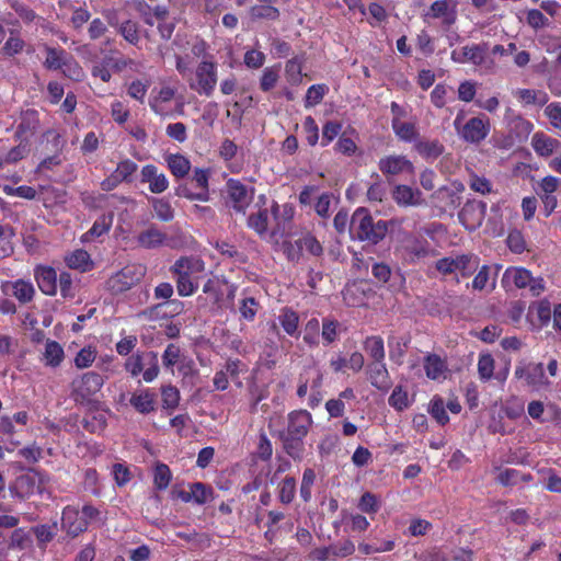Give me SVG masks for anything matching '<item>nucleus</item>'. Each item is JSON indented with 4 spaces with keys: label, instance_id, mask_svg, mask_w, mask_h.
Masks as SVG:
<instances>
[{
    "label": "nucleus",
    "instance_id": "nucleus-1",
    "mask_svg": "<svg viewBox=\"0 0 561 561\" xmlns=\"http://www.w3.org/2000/svg\"><path fill=\"white\" fill-rule=\"evenodd\" d=\"M205 272V262L195 256H181L171 267L175 277L176 290L181 297H188L198 289V280Z\"/></svg>",
    "mask_w": 561,
    "mask_h": 561
},
{
    "label": "nucleus",
    "instance_id": "nucleus-2",
    "mask_svg": "<svg viewBox=\"0 0 561 561\" xmlns=\"http://www.w3.org/2000/svg\"><path fill=\"white\" fill-rule=\"evenodd\" d=\"M311 424L312 416L307 410H295L288 414L287 428L279 433L283 447L288 456H294V453L300 448Z\"/></svg>",
    "mask_w": 561,
    "mask_h": 561
},
{
    "label": "nucleus",
    "instance_id": "nucleus-3",
    "mask_svg": "<svg viewBox=\"0 0 561 561\" xmlns=\"http://www.w3.org/2000/svg\"><path fill=\"white\" fill-rule=\"evenodd\" d=\"M124 369L131 378L141 375L145 382H152L160 373L158 353L154 351H137L126 358Z\"/></svg>",
    "mask_w": 561,
    "mask_h": 561
},
{
    "label": "nucleus",
    "instance_id": "nucleus-4",
    "mask_svg": "<svg viewBox=\"0 0 561 561\" xmlns=\"http://www.w3.org/2000/svg\"><path fill=\"white\" fill-rule=\"evenodd\" d=\"M352 226L358 240L373 244L379 243L388 232V222L385 220L375 222L369 211L363 207L354 211Z\"/></svg>",
    "mask_w": 561,
    "mask_h": 561
},
{
    "label": "nucleus",
    "instance_id": "nucleus-5",
    "mask_svg": "<svg viewBox=\"0 0 561 561\" xmlns=\"http://www.w3.org/2000/svg\"><path fill=\"white\" fill-rule=\"evenodd\" d=\"M465 113L460 111L454 121V127L458 136L467 144L479 145L490 134L491 123L489 117L479 115L463 123Z\"/></svg>",
    "mask_w": 561,
    "mask_h": 561
},
{
    "label": "nucleus",
    "instance_id": "nucleus-6",
    "mask_svg": "<svg viewBox=\"0 0 561 561\" xmlns=\"http://www.w3.org/2000/svg\"><path fill=\"white\" fill-rule=\"evenodd\" d=\"M501 284L505 290L528 287L533 297L540 296L546 289L542 277H533L531 272L522 266L507 267L503 273Z\"/></svg>",
    "mask_w": 561,
    "mask_h": 561
},
{
    "label": "nucleus",
    "instance_id": "nucleus-7",
    "mask_svg": "<svg viewBox=\"0 0 561 561\" xmlns=\"http://www.w3.org/2000/svg\"><path fill=\"white\" fill-rule=\"evenodd\" d=\"M146 275L141 264H127L112 274L105 282V289L112 295H119L136 286Z\"/></svg>",
    "mask_w": 561,
    "mask_h": 561
},
{
    "label": "nucleus",
    "instance_id": "nucleus-8",
    "mask_svg": "<svg viewBox=\"0 0 561 561\" xmlns=\"http://www.w3.org/2000/svg\"><path fill=\"white\" fill-rule=\"evenodd\" d=\"M103 385L104 378L101 374L95 371L84 373L72 380L71 396L78 403H90Z\"/></svg>",
    "mask_w": 561,
    "mask_h": 561
},
{
    "label": "nucleus",
    "instance_id": "nucleus-9",
    "mask_svg": "<svg viewBox=\"0 0 561 561\" xmlns=\"http://www.w3.org/2000/svg\"><path fill=\"white\" fill-rule=\"evenodd\" d=\"M217 84V64L202 60L195 70L194 78L188 80V87L199 95L207 98L214 94Z\"/></svg>",
    "mask_w": 561,
    "mask_h": 561
},
{
    "label": "nucleus",
    "instance_id": "nucleus-10",
    "mask_svg": "<svg viewBox=\"0 0 561 561\" xmlns=\"http://www.w3.org/2000/svg\"><path fill=\"white\" fill-rule=\"evenodd\" d=\"M489 43L482 42L461 47L459 50H453L450 59L457 64L470 62L476 67H483L488 70L494 68V60L488 59Z\"/></svg>",
    "mask_w": 561,
    "mask_h": 561
},
{
    "label": "nucleus",
    "instance_id": "nucleus-11",
    "mask_svg": "<svg viewBox=\"0 0 561 561\" xmlns=\"http://www.w3.org/2000/svg\"><path fill=\"white\" fill-rule=\"evenodd\" d=\"M138 170V164L129 158L121 160L116 169L106 176L100 184L101 190L111 192L115 190L121 183H131L134 174Z\"/></svg>",
    "mask_w": 561,
    "mask_h": 561
},
{
    "label": "nucleus",
    "instance_id": "nucleus-12",
    "mask_svg": "<svg viewBox=\"0 0 561 561\" xmlns=\"http://www.w3.org/2000/svg\"><path fill=\"white\" fill-rule=\"evenodd\" d=\"M457 4L456 0H436L423 14V19H440L442 27L448 31L457 21Z\"/></svg>",
    "mask_w": 561,
    "mask_h": 561
},
{
    "label": "nucleus",
    "instance_id": "nucleus-13",
    "mask_svg": "<svg viewBox=\"0 0 561 561\" xmlns=\"http://www.w3.org/2000/svg\"><path fill=\"white\" fill-rule=\"evenodd\" d=\"M486 204L482 201H468L458 214L459 221L468 231L478 229L485 217Z\"/></svg>",
    "mask_w": 561,
    "mask_h": 561
},
{
    "label": "nucleus",
    "instance_id": "nucleus-14",
    "mask_svg": "<svg viewBox=\"0 0 561 561\" xmlns=\"http://www.w3.org/2000/svg\"><path fill=\"white\" fill-rule=\"evenodd\" d=\"M254 188L249 193L248 187L239 180L229 179L227 181V193L231 202V207L236 213L247 214V209L253 199Z\"/></svg>",
    "mask_w": 561,
    "mask_h": 561
},
{
    "label": "nucleus",
    "instance_id": "nucleus-15",
    "mask_svg": "<svg viewBox=\"0 0 561 561\" xmlns=\"http://www.w3.org/2000/svg\"><path fill=\"white\" fill-rule=\"evenodd\" d=\"M515 377L525 379L528 386L537 390L548 388L551 385L545 375L542 363H529L526 366L516 367Z\"/></svg>",
    "mask_w": 561,
    "mask_h": 561
},
{
    "label": "nucleus",
    "instance_id": "nucleus-16",
    "mask_svg": "<svg viewBox=\"0 0 561 561\" xmlns=\"http://www.w3.org/2000/svg\"><path fill=\"white\" fill-rule=\"evenodd\" d=\"M1 290L4 295L14 297L21 305L32 302L36 294L34 285L23 278L3 282Z\"/></svg>",
    "mask_w": 561,
    "mask_h": 561
},
{
    "label": "nucleus",
    "instance_id": "nucleus-17",
    "mask_svg": "<svg viewBox=\"0 0 561 561\" xmlns=\"http://www.w3.org/2000/svg\"><path fill=\"white\" fill-rule=\"evenodd\" d=\"M380 172L386 176L414 174L413 163L402 154H389L378 161Z\"/></svg>",
    "mask_w": 561,
    "mask_h": 561
},
{
    "label": "nucleus",
    "instance_id": "nucleus-18",
    "mask_svg": "<svg viewBox=\"0 0 561 561\" xmlns=\"http://www.w3.org/2000/svg\"><path fill=\"white\" fill-rule=\"evenodd\" d=\"M366 375L370 385L381 392H387L392 387V380L385 360L370 362L367 365Z\"/></svg>",
    "mask_w": 561,
    "mask_h": 561
},
{
    "label": "nucleus",
    "instance_id": "nucleus-19",
    "mask_svg": "<svg viewBox=\"0 0 561 561\" xmlns=\"http://www.w3.org/2000/svg\"><path fill=\"white\" fill-rule=\"evenodd\" d=\"M140 182L149 184L152 194H161L169 187V180L163 172H160L154 164H146L140 171Z\"/></svg>",
    "mask_w": 561,
    "mask_h": 561
},
{
    "label": "nucleus",
    "instance_id": "nucleus-20",
    "mask_svg": "<svg viewBox=\"0 0 561 561\" xmlns=\"http://www.w3.org/2000/svg\"><path fill=\"white\" fill-rule=\"evenodd\" d=\"M403 249L408 256V261L411 264H415L431 254V245L428 241L413 234H408L405 237Z\"/></svg>",
    "mask_w": 561,
    "mask_h": 561
},
{
    "label": "nucleus",
    "instance_id": "nucleus-21",
    "mask_svg": "<svg viewBox=\"0 0 561 561\" xmlns=\"http://www.w3.org/2000/svg\"><path fill=\"white\" fill-rule=\"evenodd\" d=\"M37 286L44 295L55 296L58 290L57 271L51 266L39 265L34 270Z\"/></svg>",
    "mask_w": 561,
    "mask_h": 561
},
{
    "label": "nucleus",
    "instance_id": "nucleus-22",
    "mask_svg": "<svg viewBox=\"0 0 561 561\" xmlns=\"http://www.w3.org/2000/svg\"><path fill=\"white\" fill-rule=\"evenodd\" d=\"M423 368L425 375L431 380L446 379L448 371L447 360L435 353H428L424 356Z\"/></svg>",
    "mask_w": 561,
    "mask_h": 561
},
{
    "label": "nucleus",
    "instance_id": "nucleus-23",
    "mask_svg": "<svg viewBox=\"0 0 561 561\" xmlns=\"http://www.w3.org/2000/svg\"><path fill=\"white\" fill-rule=\"evenodd\" d=\"M61 522L66 531L73 537L88 529V523L84 520V517L72 506H66L64 508Z\"/></svg>",
    "mask_w": 561,
    "mask_h": 561
},
{
    "label": "nucleus",
    "instance_id": "nucleus-24",
    "mask_svg": "<svg viewBox=\"0 0 561 561\" xmlns=\"http://www.w3.org/2000/svg\"><path fill=\"white\" fill-rule=\"evenodd\" d=\"M392 198L400 207L417 206L422 204L421 191L404 184H398L393 187Z\"/></svg>",
    "mask_w": 561,
    "mask_h": 561
},
{
    "label": "nucleus",
    "instance_id": "nucleus-25",
    "mask_svg": "<svg viewBox=\"0 0 561 561\" xmlns=\"http://www.w3.org/2000/svg\"><path fill=\"white\" fill-rule=\"evenodd\" d=\"M323 375L318 368H307L302 374L299 375L297 396L305 398L308 392V388L311 390H318L322 387Z\"/></svg>",
    "mask_w": 561,
    "mask_h": 561
},
{
    "label": "nucleus",
    "instance_id": "nucleus-26",
    "mask_svg": "<svg viewBox=\"0 0 561 561\" xmlns=\"http://www.w3.org/2000/svg\"><path fill=\"white\" fill-rule=\"evenodd\" d=\"M130 405L141 414H149L156 410L157 394L150 389L136 391L129 399Z\"/></svg>",
    "mask_w": 561,
    "mask_h": 561
},
{
    "label": "nucleus",
    "instance_id": "nucleus-27",
    "mask_svg": "<svg viewBox=\"0 0 561 561\" xmlns=\"http://www.w3.org/2000/svg\"><path fill=\"white\" fill-rule=\"evenodd\" d=\"M165 241L167 234L153 225L136 237L137 245L147 250L157 249L163 245Z\"/></svg>",
    "mask_w": 561,
    "mask_h": 561
},
{
    "label": "nucleus",
    "instance_id": "nucleus-28",
    "mask_svg": "<svg viewBox=\"0 0 561 561\" xmlns=\"http://www.w3.org/2000/svg\"><path fill=\"white\" fill-rule=\"evenodd\" d=\"M43 49L46 53V58L43 62V66L47 70H60V68H64V64L71 55L66 49L59 46L53 47L45 44L43 46Z\"/></svg>",
    "mask_w": 561,
    "mask_h": 561
},
{
    "label": "nucleus",
    "instance_id": "nucleus-29",
    "mask_svg": "<svg viewBox=\"0 0 561 561\" xmlns=\"http://www.w3.org/2000/svg\"><path fill=\"white\" fill-rule=\"evenodd\" d=\"M214 490L202 482H194L190 485L188 492H181L180 496L184 502L194 501L195 503L203 505L213 499Z\"/></svg>",
    "mask_w": 561,
    "mask_h": 561
},
{
    "label": "nucleus",
    "instance_id": "nucleus-30",
    "mask_svg": "<svg viewBox=\"0 0 561 561\" xmlns=\"http://www.w3.org/2000/svg\"><path fill=\"white\" fill-rule=\"evenodd\" d=\"M409 343L410 336L408 335L390 334L388 336L389 358L398 366L403 364Z\"/></svg>",
    "mask_w": 561,
    "mask_h": 561
},
{
    "label": "nucleus",
    "instance_id": "nucleus-31",
    "mask_svg": "<svg viewBox=\"0 0 561 561\" xmlns=\"http://www.w3.org/2000/svg\"><path fill=\"white\" fill-rule=\"evenodd\" d=\"M66 265L71 270H78L81 273L89 272L94 267V263L88 251L77 249L65 256Z\"/></svg>",
    "mask_w": 561,
    "mask_h": 561
},
{
    "label": "nucleus",
    "instance_id": "nucleus-32",
    "mask_svg": "<svg viewBox=\"0 0 561 561\" xmlns=\"http://www.w3.org/2000/svg\"><path fill=\"white\" fill-rule=\"evenodd\" d=\"M39 125L38 113L35 110H27L21 116L15 136L20 139H27L33 136Z\"/></svg>",
    "mask_w": 561,
    "mask_h": 561
},
{
    "label": "nucleus",
    "instance_id": "nucleus-33",
    "mask_svg": "<svg viewBox=\"0 0 561 561\" xmlns=\"http://www.w3.org/2000/svg\"><path fill=\"white\" fill-rule=\"evenodd\" d=\"M531 146L538 156L549 157L560 146V141L543 133H536L531 138Z\"/></svg>",
    "mask_w": 561,
    "mask_h": 561
},
{
    "label": "nucleus",
    "instance_id": "nucleus-34",
    "mask_svg": "<svg viewBox=\"0 0 561 561\" xmlns=\"http://www.w3.org/2000/svg\"><path fill=\"white\" fill-rule=\"evenodd\" d=\"M278 323L283 330L291 337H298L299 331V314L289 307H284L277 317Z\"/></svg>",
    "mask_w": 561,
    "mask_h": 561
},
{
    "label": "nucleus",
    "instance_id": "nucleus-35",
    "mask_svg": "<svg viewBox=\"0 0 561 561\" xmlns=\"http://www.w3.org/2000/svg\"><path fill=\"white\" fill-rule=\"evenodd\" d=\"M167 165L176 179L185 178L191 170L190 160L181 153H170L165 157Z\"/></svg>",
    "mask_w": 561,
    "mask_h": 561
},
{
    "label": "nucleus",
    "instance_id": "nucleus-36",
    "mask_svg": "<svg viewBox=\"0 0 561 561\" xmlns=\"http://www.w3.org/2000/svg\"><path fill=\"white\" fill-rule=\"evenodd\" d=\"M363 348L371 362L385 360V343L380 335H369L363 342Z\"/></svg>",
    "mask_w": 561,
    "mask_h": 561
},
{
    "label": "nucleus",
    "instance_id": "nucleus-37",
    "mask_svg": "<svg viewBox=\"0 0 561 561\" xmlns=\"http://www.w3.org/2000/svg\"><path fill=\"white\" fill-rule=\"evenodd\" d=\"M417 153L426 160H436L444 152V145L437 140H420L415 144Z\"/></svg>",
    "mask_w": 561,
    "mask_h": 561
},
{
    "label": "nucleus",
    "instance_id": "nucleus-38",
    "mask_svg": "<svg viewBox=\"0 0 561 561\" xmlns=\"http://www.w3.org/2000/svg\"><path fill=\"white\" fill-rule=\"evenodd\" d=\"M391 127L396 136L405 142L415 140L419 135L414 123L402 122L398 116L392 118Z\"/></svg>",
    "mask_w": 561,
    "mask_h": 561
},
{
    "label": "nucleus",
    "instance_id": "nucleus-39",
    "mask_svg": "<svg viewBox=\"0 0 561 561\" xmlns=\"http://www.w3.org/2000/svg\"><path fill=\"white\" fill-rule=\"evenodd\" d=\"M26 46L25 41L19 35L18 32L11 31L9 38L4 42L0 49L3 58H12L21 54Z\"/></svg>",
    "mask_w": 561,
    "mask_h": 561
},
{
    "label": "nucleus",
    "instance_id": "nucleus-40",
    "mask_svg": "<svg viewBox=\"0 0 561 561\" xmlns=\"http://www.w3.org/2000/svg\"><path fill=\"white\" fill-rule=\"evenodd\" d=\"M116 31L128 44L133 46L139 44L140 28L138 22L130 19L125 20L119 24Z\"/></svg>",
    "mask_w": 561,
    "mask_h": 561
},
{
    "label": "nucleus",
    "instance_id": "nucleus-41",
    "mask_svg": "<svg viewBox=\"0 0 561 561\" xmlns=\"http://www.w3.org/2000/svg\"><path fill=\"white\" fill-rule=\"evenodd\" d=\"M249 15L251 20H267V21H276L280 16V11L276 5H267L257 3L252 5L249 10Z\"/></svg>",
    "mask_w": 561,
    "mask_h": 561
},
{
    "label": "nucleus",
    "instance_id": "nucleus-42",
    "mask_svg": "<svg viewBox=\"0 0 561 561\" xmlns=\"http://www.w3.org/2000/svg\"><path fill=\"white\" fill-rule=\"evenodd\" d=\"M480 260L474 254H460L455 257L456 271L462 277L471 276L479 268Z\"/></svg>",
    "mask_w": 561,
    "mask_h": 561
},
{
    "label": "nucleus",
    "instance_id": "nucleus-43",
    "mask_svg": "<svg viewBox=\"0 0 561 561\" xmlns=\"http://www.w3.org/2000/svg\"><path fill=\"white\" fill-rule=\"evenodd\" d=\"M249 229L255 231L259 236H264L268 229V210L262 208L257 213L251 214L247 219Z\"/></svg>",
    "mask_w": 561,
    "mask_h": 561
},
{
    "label": "nucleus",
    "instance_id": "nucleus-44",
    "mask_svg": "<svg viewBox=\"0 0 561 561\" xmlns=\"http://www.w3.org/2000/svg\"><path fill=\"white\" fill-rule=\"evenodd\" d=\"M297 240L304 253L306 252L316 257H319L323 254L322 244L311 232L301 233Z\"/></svg>",
    "mask_w": 561,
    "mask_h": 561
},
{
    "label": "nucleus",
    "instance_id": "nucleus-45",
    "mask_svg": "<svg viewBox=\"0 0 561 561\" xmlns=\"http://www.w3.org/2000/svg\"><path fill=\"white\" fill-rule=\"evenodd\" d=\"M517 98L520 102H523L526 105H545L549 96L545 91L541 90H534V89H519L517 91Z\"/></svg>",
    "mask_w": 561,
    "mask_h": 561
},
{
    "label": "nucleus",
    "instance_id": "nucleus-46",
    "mask_svg": "<svg viewBox=\"0 0 561 561\" xmlns=\"http://www.w3.org/2000/svg\"><path fill=\"white\" fill-rule=\"evenodd\" d=\"M65 353L56 341H48L45 345L44 360L47 366L57 367L61 364Z\"/></svg>",
    "mask_w": 561,
    "mask_h": 561
},
{
    "label": "nucleus",
    "instance_id": "nucleus-47",
    "mask_svg": "<svg viewBox=\"0 0 561 561\" xmlns=\"http://www.w3.org/2000/svg\"><path fill=\"white\" fill-rule=\"evenodd\" d=\"M285 76L288 83L298 85L302 81V60L295 56L285 65Z\"/></svg>",
    "mask_w": 561,
    "mask_h": 561
},
{
    "label": "nucleus",
    "instance_id": "nucleus-48",
    "mask_svg": "<svg viewBox=\"0 0 561 561\" xmlns=\"http://www.w3.org/2000/svg\"><path fill=\"white\" fill-rule=\"evenodd\" d=\"M428 413L442 426L449 422V416L446 412L444 399L439 396H434L430 402Z\"/></svg>",
    "mask_w": 561,
    "mask_h": 561
},
{
    "label": "nucleus",
    "instance_id": "nucleus-49",
    "mask_svg": "<svg viewBox=\"0 0 561 561\" xmlns=\"http://www.w3.org/2000/svg\"><path fill=\"white\" fill-rule=\"evenodd\" d=\"M495 362L490 353H483L478 358V374L481 381L486 382L494 375Z\"/></svg>",
    "mask_w": 561,
    "mask_h": 561
},
{
    "label": "nucleus",
    "instance_id": "nucleus-50",
    "mask_svg": "<svg viewBox=\"0 0 561 561\" xmlns=\"http://www.w3.org/2000/svg\"><path fill=\"white\" fill-rule=\"evenodd\" d=\"M32 533L35 535L39 547H45L57 535V524H43L32 527Z\"/></svg>",
    "mask_w": 561,
    "mask_h": 561
},
{
    "label": "nucleus",
    "instance_id": "nucleus-51",
    "mask_svg": "<svg viewBox=\"0 0 561 561\" xmlns=\"http://www.w3.org/2000/svg\"><path fill=\"white\" fill-rule=\"evenodd\" d=\"M156 217L163 222H169L174 218V210L171 204L163 198L152 197L150 199Z\"/></svg>",
    "mask_w": 561,
    "mask_h": 561
},
{
    "label": "nucleus",
    "instance_id": "nucleus-52",
    "mask_svg": "<svg viewBox=\"0 0 561 561\" xmlns=\"http://www.w3.org/2000/svg\"><path fill=\"white\" fill-rule=\"evenodd\" d=\"M388 402L390 407L399 412L404 411L411 404L408 391L401 385L394 387Z\"/></svg>",
    "mask_w": 561,
    "mask_h": 561
},
{
    "label": "nucleus",
    "instance_id": "nucleus-53",
    "mask_svg": "<svg viewBox=\"0 0 561 561\" xmlns=\"http://www.w3.org/2000/svg\"><path fill=\"white\" fill-rule=\"evenodd\" d=\"M148 12L142 11L144 22L147 25L153 26L154 23H159L169 19V9L165 5L150 7L146 5Z\"/></svg>",
    "mask_w": 561,
    "mask_h": 561
},
{
    "label": "nucleus",
    "instance_id": "nucleus-54",
    "mask_svg": "<svg viewBox=\"0 0 561 561\" xmlns=\"http://www.w3.org/2000/svg\"><path fill=\"white\" fill-rule=\"evenodd\" d=\"M506 245L511 252L522 254L527 250V242L523 232L518 229H511L506 237Z\"/></svg>",
    "mask_w": 561,
    "mask_h": 561
},
{
    "label": "nucleus",
    "instance_id": "nucleus-55",
    "mask_svg": "<svg viewBox=\"0 0 561 561\" xmlns=\"http://www.w3.org/2000/svg\"><path fill=\"white\" fill-rule=\"evenodd\" d=\"M279 65L264 68L260 78V89L263 92H268L276 85L279 79Z\"/></svg>",
    "mask_w": 561,
    "mask_h": 561
},
{
    "label": "nucleus",
    "instance_id": "nucleus-56",
    "mask_svg": "<svg viewBox=\"0 0 561 561\" xmlns=\"http://www.w3.org/2000/svg\"><path fill=\"white\" fill-rule=\"evenodd\" d=\"M339 327L340 323L337 320L324 318L322 320V331L321 337L323 340V344L325 346L334 343L339 337Z\"/></svg>",
    "mask_w": 561,
    "mask_h": 561
},
{
    "label": "nucleus",
    "instance_id": "nucleus-57",
    "mask_svg": "<svg viewBox=\"0 0 561 561\" xmlns=\"http://www.w3.org/2000/svg\"><path fill=\"white\" fill-rule=\"evenodd\" d=\"M183 354L179 345L170 343L162 354V365L165 369L173 371V367L180 363Z\"/></svg>",
    "mask_w": 561,
    "mask_h": 561
},
{
    "label": "nucleus",
    "instance_id": "nucleus-58",
    "mask_svg": "<svg viewBox=\"0 0 561 561\" xmlns=\"http://www.w3.org/2000/svg\"><path fill=\"white\" fill-rule=\"evenodd\" d=\"M320 322L317 318L307 321L304 328V342L310 347L319 345Z\"/></svg>",
    "mask_w": 561,
    "mask_h": 561
},
{
    "label": "nucleus",
    "instance_id": "nucleus-59",
    "mask_svg": "<svg viewBox=\"0 0 561 561\" xmlns=\"http://www.w3.org/2000/svg\"><path fill=\"white\" fill-rule=\"evenodd\" d=\"M415 46L424 57H430L435 51L434 38L426 30H422L416 34Z\"/></svg>",
    "mask_w": 561,
    "mask_h": 561
},
{
    "label": "nucleus",
    "instance_id": "nucleus-60",
    "mask_svg": "<svg viewBox=\"0 0 561 561\" xmlns=\"http://www.w3.org/2000/svg\"><path fill=\"white\" fill-rule=\"evenodd\" d=\"M60 70L66 78L72 81L80 82L84 77L82 67L72 55L69 56V58L64 64V68H60Z\"/></svg>",
    "mask_w": 561,
    "mask_h": 561
},
{
    "label": "nucleus",
    "instance_id": "nucleus-61",
    "mask_svg": "<svg viewBox=\"0 0 561 561\" xmlns=\"http://www.w3.org/2000/svg\"><path fill=\"white\" fill-rule=\"evenodd\" d=\"M328 90L329 88L323 83L309 87L305 96V106L308 108L321 103Z\"/></svg>",
    "mask_w": 561,
    "mask_h": 561
},
{
    "label": "nucleus",
    "instance_id": "nucleus-62",
    "mask_svg": "<svg viewBox=\"0 0 561 561\" xmlns=\"http://www.w3.org/2000/svg\"><path fill=\"white\" fill-rule=\"evenodd\" d=\"M174 96H175L174 88L169 87V85L162 87L158 91L157 95L150 100L149 105L156 114H161L159 104L168 103V102L172 101L174 99Z\"/></svg>",
    "mask_w": 561,
    "mask_h": 561
},
{
    "label": "nucleus",
    "instance_id": "nucleus-63",
    "mask_svg": "<svg viewBox=\"0 0 561 561\" xmlns=\"http://www.w3.org/2000/svg\"><path fill=\"white\" fill-rule=\"evenodd\" d=\"M247 365L242 363L238 358H229L225 364V371H227V375L232 379V381L236 383L237 387L242 386V381L239 378V375L241 373L247 371Z\"/></svg>",
    "mask_w": 561,
    "mask_h": 561
},
{
    "label": "nucleus",
    "instance_id": "nucleus-64",
    "mask_svg": "<svg viewBox=\"0 0 561 561\" xmlns=\"http://www.w3.org/2000/svg\"><path fill=\"white\" fill-rule=\"evenodd\" d=\"M357 507L360 512L371 515L380 510V503L374 493L365 492L360 496Z\"/></svg>",
    "mask_w": 561,
    "mask_h": 561
}]
</instances>
